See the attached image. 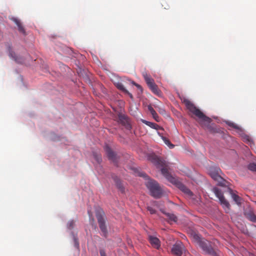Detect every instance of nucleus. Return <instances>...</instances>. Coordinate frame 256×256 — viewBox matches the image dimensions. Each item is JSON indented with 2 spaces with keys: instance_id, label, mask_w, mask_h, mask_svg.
I'll return each mask as SVG.
<instances>
[{
  "instance_id": "nucleus-5",
  "label": "nucleus",
  "mask_w": 256,
  "mask_h": 256,
  "mask_svg": "<svg viewBox=\"0 0 256 256\" xmlns=\"http://www.w3.org/2000/svg\"><path fill=\"white\" fill-rule=\"evenodd\" d=\"M210 174L214 180L217 181L220 186H227L228 182L224 179L220 175L222 172L220 168H211L210 169Z\"/></svg>"
},
{
  "instance_id": "nucleus-30",
  "label": "nucleus",
  "mask_w": 256,
  "mask_h": 256,
  "mask_svg": "<svg viewBox=\"0 0 256 256\" xmlns=\"http://www.w3.org/2000/svg\"><path fill=\"white\" fill-rule=\"evenodd\" d=\"M244 140H246V141H248V142H251V138H250L249 136H246L244 138Z\"/></svg>"
},
{
  "instance_id": "nucleus-4",
  "label": "nucleus",
  "mask_w": 256,
  "mask_h": 256,
  "mask_svg": "<svg viewBox=\"0 0 256 256\" xmlns=\"http://www.w3.org/2000/svg\"><path fill=\"white\" fill-rule=\"evenodd\" d=\"M146 185L149 190L152 196L156 198L161 197L162 194V190L158 182L154 180L148 178Z\"/></svg>"
},
{
  "instance_id": "nucleus-22",
  "label": "nucleus",
  "mask_w": 256,
  "mask_h": 256,
  "mask_svg": "<svg viewBox=\"0 0 256 256\" xmlns=\"http://www.w3.org/2000/svg\"><path fill=\"white\" fill-rule=\"evenodd\" d=\"M162 138L165 144H166L170 148H172L174 147V145L172 144L166 138L162 137Z\"/></svg>"
},
{
  "instance_id": "nucleus-14",
  "label": "nucleus",
  "mask_w": 256,
  "mask_h": 256,
  "mask_svg": "<svg viewBox=\"0 0 256 256\" xmlns=\"http://www.w3.org/2000/svg\"><path fill=\"white\" fill-rule=\"evenodd\" d=\"M149 240L151 244L154 248H158L160 246V241L157 238L150 236L149 237Z\"/></svg>"
},
{
  "instance_id": "nucleus-21",
  "label": "nucleus",
  "mask_w": 256,
  "mask_h": 256,
  "mask_svg": "<svg viewBox=\"0 0 256 256\" xmlns=\"http://www.w3.org/2000/svg\"><path fill=\"white\" fill-rule=\"evenodd\" d=\"M180 188L184 192V193L188 194V195L192 196L193 195L192 192L190 191L188 188H186L185 186L181 184L179 186Z\"/></svg>"
},
{
  "instance_id": "nucleus-6",
  "label": "nucleus",
  "mask_w": 256,
  "mask_h": 256,
  "mask_svg": "<svg viewBox=\"0 0 256 256\" xmlns=\"http://www.w3.org/2000/svg\"><path fill=\"white\" fill-rule=\"evenodd\" d=\"M142 74L146 84L151 91L156 95L158 96H161L162 92L158 88V86L154 83V80L146 72H144Z\"/></svg>"
},
{
  "instance_id": "nucleus-19",
  "label": "nucleus",
  "mask_w": 256,
  "mask_h": 256,
  "mask_svg": "<svg viewBox=\"0 0 256 256\" xmlns=\"http://www.w3.org/2000/svg\"><path fill=\"white\" fill-rule=\"evenodd\" d=\"M164 214L168 219L170 222H176L178 220L177 217L173 214L168 212H164Z\"/></svg>"
},
{
  "instance_id": "nucleus-32",
  "label": "nucleus",
  "mask_w": 256,
  "mask_h": 256,
  "mask_svg": "<svg viewBox=\"0 0 256 256\" xmlns=\"http://www.w3.org/2000/svg\"><path fill=\"white\" fill-rule=\"evenodd\" d=\"M100 256H106V252L104 251V250H100Z\"/></svg>"
},
{
  "instance_id": "nucleus-34",
  "label": "nucleus",
  "mask_w": 256,
  "mask_h": 256,
  "mask_svg": "<svg viewBox=\"0 0 256 256\" xmlns=\"http://www.w3.org/2000/svg\"><path fill=\"white\" fill-rule=\"evenodd\" d=\"M88 214H89L90 216H91V215H92V214H90V212L89 211H88Z\"/></svg>"
},
{
  "instance_id": "nucleus-16",
  "label": "nucleus",
  "mask_w": 256,
  "mask_h": 256,
  "mask_svg": "<svg viewBox=\"0 0 256 256\" xmlns=\"http://www.w3.org/2000/svg\"><path fill=\"white\" fill-rule=\"evenodd\" d=\"M230 193L231 194L232 198L233 199V200L236 202V203L238 205H240L241 202H242V198L238 196L236 194L233 192V191L232 189L228 188Z\"/></svg>"
},
{
  "instance_id": "nucleus-31",
  "label": "nucleus",
  "mask_w": 256,
  "mask_h": 256,
  "mask_svg": "<svg viewBox=\"0 0 256 256\" xmlns=\"http://www.w3.org/2000/svg\"><path fill=\"white\" fill-rule=\"evenodd\" d=\"M154 118L156 121V122H159V116H158V114L156 113V115H153L152 116Z\"/></svg>"
},
{
  "instance_id": "nucleus-28",
  "label": "nucleus",
  "mask_w": 256,
  "mask_h": 256,
  "mask_svg": "<svg viewBox=\"0 0 256 256\" xmlns=\"http://www.w3.org/2000/svg\"><path fill=\"white\" fill-rule=\"evenodd\" d=\"M96 160L97 161L98 163H100L102 161L101 157L98 155H96L95 154H94Z\"/></svg>"
},
{
  "instance_id": "nucleus-18",
  "label": "nucleus",
  "mask_w": 256,
  "mask_h": 256,
  "mask_svg": "<svg viewBox=\"0 0 256 256\" xmlns=\"http://www.w3.org/2000/svg\"><path fill=\"white\" fill-rule=\"evenodd\" d=\"M141 121L142 123L146 124V125L150 127L151 128H152L155 130H158L160 128V126L157 124H156L148 122L146 120L142 119Z\"/></svg>"
},
{
  "instance_id": "nucleus-13",
  "label": "nucleus",
  "mask_w": 256,
  "mask_h": 256,
  "mask_svg": "<svg viewBox=\"0 0 256 256\" xmlns=\"http://www.w3.org/2000/svg\"><path fill=\"white\" fill-rule=\"evenodd\" d=\"M105 150L106 152L107 156L109 160L114 162H116V155L108 146H106Z\"/></svg>"
},
{
  "instance_id": "nucleus-1",
  "label": "nucleus",
  "mask_w": 256,
  "mask_h": 256,
  "mask_svg": "<svg viewBox=\"0 0 256 256\" xmlns=\"http://www.w3.org/2000/svg\"><path fill=\"white\" fill-rule=\"evenodd\" d=\"M183 103L186 105V108L193 114L196 116L200 120V124L202 127L209 128L210 123L212 122L211 118L206 116L190 100L184 98Z\"/></svg>"
},
{
  "instance_id": "nucleus-8",
  "label": "nucleus",
  "mask_w": 256,
  "mask_h": 256,
  "mask_svg": "<svg viewBox=\"0 0 256 256\" xmlns=\"http://www.w3.org/2000/svg\"><path fill=\"white\" fill-rule=\"evenodd\" d=\"M213 192L216 195V197L219 199L221 204L225 210H229L230 207V204L224 198L221 190L217 188H213Z\"/></svg>"
},
{
  "instance_id": "nucleus-9",
  "label": "nucleus",
  "mask_w": 256,
  "mask_h": 256,
  "mask_svg": "<svg viewBox=\"0 0 256 256\" xmlns=\"http://www.w3.org/2000/svg\"><path fill=\"white\" fill-rule=\"evenodd\" d=\"M184 250V245L181 242H178L173 245L172 248V253L176 256H180Z\"/></svg>"
},
{
  "instance_id": "nucleus-26",
  "label": "nucleus",
  "mask_w": 256,
  "mask_h": 256,
  "mask_svg": "<svg viewBox=\"0 0 256 256\" xmlns=\"http://www.w3.org/2000/svg\"><path fill=\"white\" fill-rule=\"evenodd\" d=\"M148 110L150 112L152 116L156 115V112L154 110V108L151 106H148Z\"/></svg>"
},
{
  "instance_id": "nucleus-24",
  "label": "nucleus",
  "mask_w": 256,
  "mask_h": 256,
  "mask_svg": "<svg viewBox=\"0 0 256 256\" xmlns=\"http://www.w3.org/2000/svg\"><path fill=\"white\" fill-rule=\"evenodd\" d=\"M248 168L252 171L256 172V164L251 163L248 166Z\"/></svg>"
},
{
  "instance_id": "nucleus-10",
  "label": "nucleus",
  "mask_w": 256,
  "mask_h": 256,
  "mask_svg": "<svg viewBox=\"0 0 256 256\" xmlns=\"http://www.w3.org/2000/svg\"><path fill=\"white\" fill-rule=\"evenodd\" d=\"M7 50L8 52L10 57L12 58L17 63L21 64L24 62V59L22 57L17 56L15 52L12 50V47L10 44L7 45Z\"/></svg>"
},
{
  "instance_id": "nucleus-15",
  "label": "nucleus",
  "mask_w": 256,
  "mask_h": 256,
  "mask_svg": "<svg viewBox=\"0 0 256 256\" xmlns=\"http://www.w3.org/2000/svg\"><path fill=\"white\" fill-rule=\"evenodd\" d=\"M244 215L249 220L256 222V215L252 211L246 212Z\"/></svg>"
},
{
  "instance_id": "nucleus-27",
  "label": "nucleus",
  "mask_w": 256,
  "mask_h": 256,
  "mask_svg": "<svg viewBox=\"0 0 256 256\" xmlns=\"http://www.w3.org/2000/svg\"><path fill=\"white\" fill-rule=\"evenodd\" d=\"M147 210L151 214H154L156 212V210L151 206H148Z\"/></svg>"
},
{
  "instance_id": "nucleus-17",
  "label": "nucleus",
  "mask_w": 256,
  "mask_h": 256,
  "mask_svg": "<svg viewBox=\"0 0 256 256\" xmlns=\"http://www.w3.org/2000/svg\"><path fill=\"white\" fill-rule=\"evenodd\" d=\"M116 87L118 89L123 92L124 93L128 94L131 99H133V96L132 94L129 92L124 87L122 83H118L116 84Z\"/></svg>"
},
{
  "instance_id": "nucleus-12",
  "label": "nucleus",
  "mask_w": 256,
  "mask_h": 256,
  "mask_svg": "<svg viewBox=\"0 0 256 256\" xmlns=\"http://www.w3.org/2000/svg\"><path fill=\"white\" fill-rule=\"evenodd\" d=\"M10 20L14 22L18 28V30L22 34L24 35H26V32L24 27L23 26L20 21L17 18L12 17Z\"/></svg>"
},
{
  "instance_id": "nucleus-11",
  "label": "nucleus",
  "mask_w": 256,
  "mask_h": 256,
  "mask_svg": "<svg viewBox=\"0 0 256 256\" xmlns=\"http://www.w3.org/2000/svg\"><path fill=\"white\" fill-rule=\"evenodd\" d=\"M118 121L122 124L125 126L127 129L130 130L131 128V126L128 122V118L124 114H119L118 115Z\"/></svg>"
},
{
  "instance_id": "nucleus-33",
  "label": "nucleus",
  "mask_w": 256,
  "mask_h": 256,
  "mask_svg": "<svg viewBox=\"0 0 256 256\" xmlns=\"http://www.w3.org/2000/svg\"><path fill=\"white\" fill-rule=\"evenodd\" d=\"M132 84H133L134 86H136L138 89H140V90H142V86H141L140 84H136V83H135V82H132Z\"/></svg>"
},
{
  "instance_id": "nucleus-3",
  "label": "nucleus",
  "mask_w": 256,
  "mask_h": 256,
  "mask_svg": "<svg viewBox=\"0 0 256 256\" xmlns=\"http://www.w3.org/2000/svg\"><path fill=\"white\" fill-rule=\"evenodd\" d=\"M148 160L153 163L158 168H161V172L162 175L170 182H175V178L169 173L168 169V164L166 162L158 157L155 154H150L148 156Z\"/></svg>"
},
{
  "instance_id": "nucleus-25",
  "label": "nucleus",
  "mask_w": 256,
  "mask_h": 256,
  "mask_svg": "<svg viewBox=\"0 0 256 256\" xmlns=\"http://www.w3.org/2000/svg\"><path fill=\"white\" fill-rule=\"evenodd\" d=\"M74 220H70L68 223V229L71 230L74 228Z\"/></svg>"
},
{
  "instance_id": "nucleus-7",
  "label": "nucleus",
  "mask_w": 256,
  "mask_h": 256,
  "mask_svg": "<svg viewBox=\"0 0 256 256\" xmlns=\"http://www.w3.org/2000/svg\"><path fill=\"white\" fill-rule=\"evenodd\" d=\"M104 212L102 211H98L96 213V217L99 224L100 230L102 233V235L106 238L108 235V230L105 224V220L104 218Z\"/></svg>"
},
{
  "instance_id": "nucleus-2",
  "label": "nucleus",
  "mask_w": 256,
  "mask_h": 256,
  "mask_svg": "<svg viewBox=\"0 0 256 256\" xmlns=\"http://www.w3.org/2000/svg\"><path fill=\"white\" fill-rule=\"evenodd\" d=\"M189 234L193 241L198 245L205 254H208L212 256H216V252L212 248L210 242L204 238H202L200 235L196 232L192 231L189 233Z\"/></svg>"
},
{
  "instance_id": "nucleus-29",
  "label": "nucleus",
  "mask_w": 256,
  "mask_h": 256,
  "mask_svg": "<svg viewBox=\"0 0 256 256\" xmlns=\"http://www.w3.org/2000/svg\"><path fill=\"white\" fill-rule=\"evenodd\" d=\"M74 245H75V246L76 248H78V246H79V244H78V240L76 238H74Z\"/></svg>"
},
{
  "instance_id": "nucleus-23",
  "label": "nucleus",
  "mask_w": 256,
  "mask_h": 256,
  "mask_svg": "<svg viewBox=\"0 0 256 256\" xmlns=\"http://www.w3.org/2000/svg\"><path fill=\"white\" fill-rule=\"evenodd\" d=\"M135 172H136V176H139L140 177H143V178H145L146 179L148 178V176H147V174L146 173L142 172H140L138 170H136Z\"/></svg>"
},
{
  "instance_id": "nucleus-20",
  "label": "nucleus",
  "mask_w": 256,
  "mask_h": 256,
  "mask_svg": "<svg viewBox=\"0 0 256 256\" xmlns=\"http://www.w3.org/2000/svg\"><path fill=\"white\" fill-rule=\"evenodd\" d=\"M114 181L117 188L122 192H124V187L123 186L121 181L116 177L114 178Z\"/></svg>"
}]
</instances>
